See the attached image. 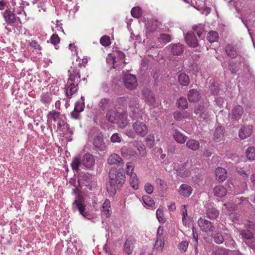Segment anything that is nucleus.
Listing matches in <instances>:
<instances>
[{
    "label": "nucleus",
    "instance_id": "nucleus-1",
    "mask_svg": "<svg viewBox=\"0 0 255 255\" xmlns=\"http://www.w3.org/2000/svg\"><path fill=\"white\" fill-rule=\"evenodd\" d=\"M124 173L119 170L111 169L109 173V181L107 185V190L110 196H114L117 190L120 189L125 182Z\"/></svg>",
    "mask_w": 255,
    "mask_h": 255
},
{
    "label": "nucleus",
    "instance_id": "nucleus-2",
    "mask_svg": "<svg viewBox=\"0 0 255 255\" xmlns=\"http://www.w3.org/2000/svg\"><path fill=\"white\" fill-rule=\"evenodd\" d=\"M106 119L112 123H118L119 128H126L128 125L127 115L121 108L109 109L106 113Z\"/></svg>",
    "mask_w": 255,
    "mask_h": 255
},
{
    "label": "nucleus",
    "instance_id": "nucleus-3",
    "mask_svg": "<svg viewBox=\"0 0 255 255\" xmlns=\"http://www.w3.org/2000/svg\"><path fill=\"white\" fill-rule=\"evenodd\" d=\"M69 78L68 81V88L66 91V95L69 99L75 93L78 89V84L81 81L80 71L77 68H73L68 71Z\"/></svg>",
    "mask_w": 255,
    "mask_h": 255
},
{
    "label": "nucleus",
    "instance_id": "nucleus-4",
    "mask_svg": "<svg viewBox=\"0 0 255 255\" xmlns=\"http://www.w3.org/2000/svg\"><path fill=\"white\" fill-rule=\"evenodd\" d=\"M47 122L49 126L51 128H62L64 127L66 123L64 120L59 118V113L55 111H52L47 115Z\"/></svg>",
    "mask_w": 255,
    "mask_h": 255
},
{
    "label": "nucleus",
    "instance_id": "nucleus-5",
    "mask_svg": "<svg viewBox=\"0 0 255 255\" xmlns=\"http://www.w3.org/2000/svg\"><path fill=\"white\" fill-rule=\"evenodd\" d=\"M209 103H205L202 105H199L195 108L194 113L196 115H199L200 121L207 122L209 120L208 108Z\"/></svg>",
    "mask_w": 255,
    "mask_h": 255
},
{
    "label": "nucleus",
    "instance_id": "nucleus-6",
    "mask_svg": "<svg viewBox=\"0 0 255 255\" xmlns=\"http://www.w3.org/2000/svg\"><path fill=\"white\" fill-rule=\"evenodd\" d=\"M14 11V8H13L12 10L9 8H7L1 13L5 22L8 25H12L16 22L17 20L20 23H21L20 18L16 16Z\"/></svg>",
    "mask_w": 255,
    "mask_h": 255
},
{
    "label": "nucleus",
    "instance_id": "nucleus-7",
    "mask_svg": "<svg viewBox=\"0 0 255 255\" xmlns=\"http://www.w3.org/2000/svg\"><path fill=\"white\" fill-rule=\"evenodd\" d=\"M240 235L249 247L253 249L255 248V240L252 231L250 230H243L240 232Z\"/></svg>",
    "mask_w": 255,
    "mask_h": 255
},
{
    "label": "nucleus",
    "instance_id": "nucleus-8",
    "mask_svg": "<svg viewBox=\"0 0 255 255\" xmlns=\"http://www.w3.org/2000/svg\"><path fill=\"white\" fill-rule=\"evenodd\" d=\"M198 224L200 230L203 232H212L215 229L211 222L203 218H200L199 219Z\"/></svg>",
    "mask_w": 255,
    "mask_h": 255
},
{
    "label": "nucleus",
    "instance_id": "nucleus-9",
    "mask_svg": "<svg viewBox=\"0 0 255 255\" xmlns=\"http://www.w3.org/2000/svg\"><path fill=\"white\" fill-rule=\"evenodd\" d=\"M191 167V163L189 161H186L182 163L176 170L177 174L181 177L185 178L190 174V168Z\"/></svg>",
    "mask_w": 255,
    "mask_h": 255
},
{
    "label": "nucleus",
    "instance_id": "nucleus-10",
    "mask_svg": "<svg viewBox=\"0 0 255 255\" xmlns=\"http://www.w3.org/2000/svg\"><path fill=\"white\" fill-rule=\"evenodd\" d=\"M125 86L129 89H133L136 87L137 81L135 76L128 74L123 78Z\"/></svg>",
    "mask_w": 255,
    "mask_h": 255
},
{
    "label": "nucleus",
    "instance_id": "nucleus-11",
    "mask_svg": "<svg viewBox=\"0 0 255 255\" xmlns=\"http://www.w3.org/2000/svg\"><path fill=\"white\" fill-rule=\"evenodd\" d=\"M107 163L109 165H117L121 167L124 165L123 159L116 153H113L108 157Z\"/></svg>",
    "mask_w": 255,
    "mask_h": 255
},
{
    "label": "nucleus",
    "instance_id": "nucleus-12",
    "mask_svg": "<svg viewBox=\"0 0 255 255\" xmlns=\"http://www.w3.org/2000/svg\"><path fill=\"white\" fill-rule=\"evenodd\" d=\"M185 40L188 45L193 47L198 46V39L193 32H188L186 34Z\"/></svg>",
    "mask_w": 255,
    "mask_h": 255
},
{
    "label": "nucleus",
    "instance_id": "nucleus-13",
    "mask_svg": "<svg viewBox=\"0 0 255 255\" xmlns=\"http://www.w3.org/2000/svg\"><path fill=\"white\" fill-rule=\"evenodd\" d=\"M95 159L93 155L87 153L83 156V164L85 167L91 169L95 165Z\"/></svg>",
    "mask_w": 255,
    "mask_h": 255
},
{
    "label": "nucleus",
    "instance_id": "nucleus-14",
    "mask_svg": "<svg viewBox=\"0 0 255 255\" xmlns=\"http://www.w3.org/2000/svg\"><path fill=\"white\" fill-rule=\"evenodd\" d=\"M93 144L95 147L101 151H104L106 149V145L104 142L103 135L100 133L94 138Z\"/></svg>",
    "mask_w": 255,
    "mask_h": 255
},
{
    "label": "nucleus",
    "instance_id": "nucleus-15",
    "mask_svg": "<svg viewBox=\"0 0 255 255\" xmlns=\"http://www.w3.org/2000/svg\"><path fill=\"white\" fill-rule=\"evenodd\" d=\"M192 187L186 184L181 185L178 189L179 194L185 197H189L192 194Z\"/></svg>",
    "mask_w": 255,
    "mask_h": 255
},
{
    "label": "nucleus",
    "instance_id": "nucleus-16",
    "mask_svg": "<svg viewBox=\"0 0 255 255\" xmlns=\"http://www.w3.org/2000/svg\"><path fill=\"white\" fill-rule=\"evenodd\" d=\"M73 204H75L78 210L81 215L87 219H89L88 217L89 214L88 212H85L86 206L82 201L75 200L73 203Z\"/></svg>",
    "mask_w": 255,
    "mask_h": 255
},
{
    "label": "nucleus",
    "instance_id": "nucleus-17",
    "mask_svg": "<svg viewBox=\"0 0 255 255\" xmlns=\"http://www.w3.org/2000/svg\"><path fill=\"white\" fill-rule=\"evenodd\" d=\"M171 53L174 55H180L183 52V46L180 43L172 44L168 46Z\"/></svg>",
    "mask_w": 255,
    "mask_h": 255
},
{
    "label": "nucleus",
    "instance_id": "nucleus-18",
    "mask_svg": "<svg viewBox=\"0 0 255 255\" xmlns=\"http://www.w3.org/2000/svg\"><path fill=\"white\" fill-rule=\"evenodd\" d=\"M244 112L242 106L240 105L235 106L232 110L233 118L236 120L240 119L242 117Z\"/></svg>",
    "mask_w": 255,
    "mask_h": 255
},
{
    "label": "nucleus",
    "instance_id": "nucleus-19",
    "mask_svg": "<svg viewBox=\"0 0 255 255\" xmlns=\"http://www.w3.org/2000/svg\"><path fill=\"white\" fill-rule=\"evenodd\" d=\"M215 174L216 179L219 182L225 181L227 177L226 170L222 167H218L216 169Z\"/></svg>",
    "mask_w": 255,
    "mask_h": 255
},
{
    "label": "nucleus",
    "instance_id": "nucleus-20",
    "mask_svg": "<svg viewBox=\"0 0 255 255\" xmlns=\"http://www.w3.org/2000/svg\"><path fill=\"white\" fill-rule=\"evenodd\" d=\"M187 97L190 102H196L200 100L201 95L197 90L191 89L189 91Z\"/></svg>",
    "mask_w": 255,
    "mask_h": 255
},
{
    "label": "nucleus",
    "instance_id": "nucleus-21",
    "mask_svg": "<svg viewBox=\"0 0 255 255\" xmlns=\"http://www.w3.org/2000/svg\"><path fill=\"white\" fill-rule=\"evenodd\" d=\"M178 81L180 85L183 86H187L190 83V78L188 74L182 72L178 74Z\"/></svg>",
    "mask_w": 255,
    "mask_h": 255
},
{
    "label": "nucleus",
    "instance_id": "nucleus-22",
    "mask_svg": "<svg viewBox=\"0 0 255 255\" xmlns=\"http://www.w3.org/2000/svg\"><path fill=\"white\" fill-rule=\"evenodd\" d=\"M225 52L227 55L232 58L237 57L238 55L237 49L233 45L228 44L225 47Z\"/></svg>",
    "mask_w": 255,
    "mask_h": 255
},
{
    "label": "nucleus",
    "instance_id": "nucleus-23",
    "mask_svg": "<svg viewBox=\"0 0 255 255\" xmlns=\"http://www.w3.org/2000/svg\"><path fill=\"white\" fill-rule=\"evenodd\" d=\"M227 190L223 186L218 185L214 188V195L218 197L222 198L227 194Z\"/></svg>",
    "mask_w": 255,
    "mask_h": 255
},
{
    "label": "nucleus",
    "instance_id": "nucleus-24",
    "mask_svg": "<svg viewBox=\"0 0 255 255\" xmlns=\"http://www.w3.org/2000/svg\"><path fill=\"white\" fill-rule=\"evenodd\" d=\"M102 212L106 217L109 218L111 214V203L109 199H106L103 204Z\"/></svg>",
    "mask_w": 255,
    "mask_h": 255
},
{
    "label": "nucleus",
    "instance_id": "nucleus-25",
    "mask_svg": "<svg viewBox=\"0 0 255 255\" xmlns=\"http://www.w3.org/2000/svg\"><path fill=\"white\" fill-rule=\"evenodd\" d=\"M186 146L188 148L192 150H197L199 148L200 143L196 140L189 139L186 142Z\"/></svg>",
    "mask_w": 255,
    "mask_h": 255
},
{
    "label": "nucleus",
    "instance_id": "nucleus-26",
    "mask_svg": "<svg viewBox=\"0 0 255 255\" xmlns=\"http://www.w3.org/2000/svg\"><path fill=\"white\" fill-rule=\"evenodd\" d=\"M174 139L179 143H183L187 139V137L182 133L175 130L173 134Z\"/></svg>",
    "mask_w": 255,
    "mask_h": 255
},
{
    "label": "nucleus",
    "instance_id": "nucleus-27",
    "mask_svg": "<svg viewBox=\"0 0 255 255\" xmlns=\"http://www.w3.org/2000/svg\"><path fill=\"white\" fill-rule=\"evenodd\" d=\"M129 182L130 186L134 190H137L138 188L139 180L137 177L136 174L129 176Z\"/></svg>",
    "mask_w": 255,
    "mask_h": 255
},
{
    "label": "nucleus",
    "instance_id": "nucleus-28",
    "mask_svg": "<svg viewBox=\"0 0 255 255\" xmlns=\"http://www.w3.org/2000/svg\"><path fill=\"white\" fill-rule=\"evenodd\" d=\"M252 132V128H240L239 136L242 139H244L249 137Z\"/></svg>",
    "mask_w": 255,
    "mask_h": 255
},
{
    "label": "nucleus",
    "instance_id": "nucleus-29",
    "mask_svg": "<svg viewBox=\"0 0 255 255\" xmlns=\"http://www.w3.org/2000/svg\"><path fill=\"white\" fill-rule=\"evenodd\" d=\"M133 243L131 240H126L124 245V252L128 255H130L133 251Z\"/></svg>",
    "mask_w": 255,
    "mask_h": 255
},
{
    "label": "nucleus",
    "instance_id": "nucleus-30",
    "mask_svg": "<svg viewBox=\"0 0 255 255\" xmlns=\"http://www.w3.org/2000/svg\"><path fill=\"white\" fill-rule=\"evenodd\" d=\"M156 20L149 22L146 28V33L150 34V33L155 31L158 26Z\"/></svg>",
    "mask_w": 255,
    "mask_h": 255
},
{
    "label": "nucleus",
    "instance_id": "nucleus-31",
    "mask_svg": "<svg viewBox=\"0 0 255 255\" xmlns=\"http://www.w3.org/2000/svg\"><path fill=\"white\" fill-rule=\"evenodd\" d=\"M81 160L79 157H74L71 163V166L73 170L78 171L79 170V166L81 165Z\"/></svg>",
    "mask_w": 255,
    "mask_h": 255
},
{
    "label": "nucleus",
    "instance_id": "nucleus-32",
    "mask_svg": "<svg viewBox=\"0 0 255 255\" xmlns=\"http://www.w3.org/2000/svg\"><path fill=\"white\" fill-rule=\"evenodd\" d=\"M224 131L223 128H216V130L214 134V140L216 142H218L223 138Z\"/></svg>",
    "mask_w": 255,
    "mask_h": 255
},
{
    "label": "nucleus",
    "instance_id": "nucleus-33",
    "mask_svg": "<svg viewBox=\"0 0 255 255\" xmlns=\"http://www.w3.org/2000/svg\"><path fill=\"white\" fill-rule=\"evenodd\" d=\"M247 158L250 160H254L255 159V147L250 146L247 148L246 151Z\"/></svg>",
    "mask_w": 255,
    "mask_h": 255
},
{
    "label": "nucleus",
    "instance_id": "nucleus-34",
    "mask_svg": "<svg viewBox=\"0 0 255 255\" xmlns=\"http://www.w3.org/2000/svg\"><path fill=\"white\" fill-rule=\"evenodd\" d=\"M207 216L211 219H216L219 215V211L215 208H209L207 210Z\"/></svg>",
    "mask_w": 255,
    "mask_h": 255
},
{
    "label": "nucleus",
    "instance_id": "nucleus-35",
    "mask_svg": "<svg viewBox=\"0 0 255 255\" xmlns=\"http://www.w3.org/2000/svg\"><path fill=\"white\" fill-rule=\"evenodd\" d=\"M176 104L178 107L181 109H186L188 107L187 100L184 97H180L178 99Z\"/></svg>",
    "mask_w": 255,
    "mask_h": 255
},
{
    "label": "nucleus",
    "instance_id": "nucleus-36",
    "mask_svg": "<svg viewBox=\"0 0 255 255\" xmlns=\"http://www.w3.org/2000/svg\"><path fill=\"white\" fill-rule=\"evenodd\" d=\"M134 166L131 162H128L126 166V172L128 176H130L132 174H136L134 172Z\"/></svg>",
    "mask_w": 255,
    "mask_h": 255
},
{
    "label": "nucleus",
    "instance_id": "nucleus-37",
    "mask_svg": "<svg viewBox=\"0 0 255 255\" xmlns=\"http://www.w3.org/2000/svg\"><path fill=\"white\" fill-rule=\"evenodd\" d=\"M174 118L177 121H181L183 119L189 117V115L187 112L181 113L179 112H174L173 114Z\"/></svg>",
    "mask_w": 255,
    "mask_h": 255
},
{
    "label": "nucleus",
    "instance_id": "nucleus-38",
    "mask_svg": "<svg viewBox=\"0 0 255 255\" xmlns=\"http://www.w3.org/2000/svg\"><path fill=\"white\" fill-rule=\"evenodd\" d=\"M193 30L197 34L199 38H202V34L204 31V27L202 24H199L198 25H194L193 27Z\"/></svg>",
    "mask_w": 255,
    "mask_h": 255
},
{
    "label": "nucleus",
    "instance_id": "nucleus-39",
    "mask_svg": "<svg viewBox=\"0 0 255 255\" xmlns=\"http://www.w3.org/2000/svg\"><path fill=\"white\" fill-rule=\"evenodd\" d=\"M181 209L182 213V220L183 224L184 226H186L189 224L188 219L187 217V205H184L182 206Z\"/></svg>",
    "mask_w": 255,
    "mask_h": 255
},
{
    "label": "nucleus",
    "instance_id": "nucleus-40",
    "mask_svg": "<svg viewBox=\"0 0 255 255\" xmlns=\"http://www.w3.org/2000/svg\"><path fill=\"white\" fill-rule=\"evenodd\" d=\"M158 39L159 42L167 43L171 40V37L170 34L161 33L159 35Z\"/></svg>",
    "mask_w": 255,
    "mask_h": 255
},
{
    "label": "nucleus",
    "instance_id": "nucleus-41",
    "mask_svg": "<svg viewBox=\"0 0 255 255\" xmlns=\"http://www.w3.org/2000/svg\"><path fill=\"white\" fill-rule=\"evenodd\" d=\"M208 41L210 43H213L218 41L219 38L218 33L215 31H210L207 37Z\"/></svg>",
    "mask_w": 255,
    "mask_h": 255
},
{
    "label": "nucleus",
    "instance_id": "nucleus-42",
    "mask_svg": "<svg viewBox=\"0 0 255 255\" xmlns=\"http://www.w3.org/2000/svg\"><path fill=\"white\" fill-rule=\"evenodd\" d=\"M142 199L144 204L146 206L149 207H152L154 206V201L151 197L147 195H144L142 196Z\"/></svg>",
    "mask_w": 255,
    "mask_h": 255
},
{
    "label": "nucleus",
    "instance_id": "nucleus-43",
    "mask_svg": "<svg viewBox=\"0 0 255 255\" xmlns=\"http://www.w3.org/2000/svg\"><path fill=\"white\" fill-rule=\"evenodd\" d=\"M111 104V101L109 99L103 98L100 103V107L101 109L104 111L107 108L109 107Z\"/></svg>",
    "mask_w": 255,
    "mask_h": 255
},
{
    "label": "nucleus",
    "instance_id": "nucleus-44",
    "mask_svg": "<svg viewBox=\"0 0 255 255\" xmlns=\"http://www.w3.org/2000/svg\"><path fill=\"white\" fill-rule=\"evenodd\" d=\"M131 15L135 18H138L142 15V10L140 7L135 6L132 8L131 10Z\"/></svg>",
    "mask_w": 255,
    "mask_h": 255
},
{
    "label": "nucleus",
    "instance_id": "nucleus-45",
    "mask_svg": "<svg viewBox=\"0 0 255 255\" xmlns=\"http://www.w3.org/2000/svg\"><path fill=\"white\" fill-rule=\"evenodd\" d=\"M229 251L226 249L217 248L212 252V255H228Z\"/></svg>",
    "mask_w": 255,
    "mask_h": 255
},
{
    "label": "nucleus",
    "instance_id": "nucleus-46",
    "mask_svg": "<svg viewBox=\"0 0 255 255\" xmlns=\"http://www.w3.org/2000/svg\"><path fill=\"white\" fill-rule=\"evenodd\" d=\"M85 108L84 102L78 101L75 105L74 110L78 112L81 113L83 112Z\"/></svg>",
    "mask_w": 255,
    "mask_h": 255
},
{
    "label": "nucleus",
    "instance_id": "nucleus-47",
    "mask_svg": "<svg viewBox=\"0 0 255 255\" xmlns=\"http://www.w3.org/2000/svg\"><path fill=\"white\" fill-rule=\"evenodd\" d=\"M145 98L146 102L149 104H152L155 102L154 97L150 92L145 94Z\"/></svg>",
    "mask_w": 255,
    "mask_h": 255
},
{
    "label": "nucleus",
    "instance_id": "nucleus-48",
    "mask_svg": "<svg viewBox=\"0 0 255 255\" xmlns=\"http://www.w3.org/2000/svg\"><path fill=\"white\" fill-rule=\"evenodd\" d=\"M146 145L149 148H151L154 142V137L152 134L148 135L146 138Z\"/></svg>",
    "mask_w": 255,
    "mask_h": 255
},
{
    "label": "nucleus",
    "instance_id": "nucleus-49",
    "mask_svg": "<svg viewBox=\"0 0 255 255\" xmlns=\"http://www.w3.org/2000/svg\"><path fill=\"white\" fill-rule=\"evenodd\" d=\"M164 245V242L160 239H157L154 244V248L157 250L162 251Z\"/></svg>",
    "mask_w": 255,
    "mask_h": 255
},
{
    "label": "nucleus",
    "instance_id": "nucleus-50",
    "mask_svg": "<svg viewBox=\"0 0 255 255\" xmlns=\"http://www.w3.org/2000/svg\"><path fill=\"white\" fill-rule=\"evenodd\" d=\"M51 43L55 46L56 49H58L56 47V45L60 42V38L58 35L56 34H53L50 37Z\"/></svg>",
    "mask_w": 255,
    "mask_h": 255
},
{
    "label": "nucleus",
    "instance_id": "nucleus-51",
    "mask_svg": "<svg viewBox=\"0 0 255 255\" xmlns=\"http://www.w3.org/2000/svg\"><path fill=\"white\" fill-rule=\"evenodd\" d=\"M188 242L187 241H183L178 244V249L180 251L185 252L188 247Z\"/></svg>",
    "mask_w": 255,
    "mask_h": 255
},
{
    "label": "nucleus",
    "instance_id": "nucleus-52",
    "mask_svg": "<svg viewBox=\"0 0 255 255\" xmlns=\"http://www.w3.org/2000/svg\"><path fill=\"white\" fill-rule=\"evenodd\" d=\"M214 241L218 244H222L224 242V238L222 235L220 233H217L213 236Z\"/></svg>",
    "mask_w": 255,
    "mask_h": 255
},
{
    "label": "nucleus",
    "instance_id": "nucleus-53",
    "mask_svg": "<svg viewBox=\"0 0 255 255\" xmlns=\"http://www.w3.org/2000/svg\"><path fill=\"white\" fill-rule=\"evenodd\" d=\"M156 215L159 222H165V219L163 217V212L162 209H158L156 211Z\"/></svg>",
    "mask_w": 255,
    "mask_h": 255
},
{
    "label": "nucleus",
    "instance_id": "nucleus-54",
    "mask_svg": "<svg viewBox=\"0 0 255 255\" xmlns=\"http://www.w3.org/2000/svg\"><path fill=\"white\" fill-rule=\"evenodd\" d=\"M100 43L103 46H109L110 44L109 36L106 35L102 36L100 39Z\"/></svg>",
    "mask_w": 255,
    "mask_h": 255
},
{
    "label": "nucleus",
    "instance_id": "nucleus-55",
    "mask_svg": "<svg viewBox=\"0 0 255 255\" xmlns=\"http://www.w3.org/2000/svg\"><path fill=\"white\" fill-rule=\"evenodd\" d=\"M193 242L195 246H197L198 245V235L196 231V229L194 227H192Z\"/></svg>",
    "mask_w": 255,
    "mask_h": 255
},
{
    "label": "nucleus",
    "instance_id": "nucleus-56",
    "mask_svg": "<svg viewBox=\"0 0 255 255\" xmlns=\"http://www.w3.org/2000/svg\"><path fill=\"white\" fill-rule=\"evenodd\" d=\"M155 183L161 189H165L167 187L165 182L160 178H156Z\"/></svg>",
    "mask_w": 255,
    "mask_h": 255
},
{
    "label": "nucleus",
    "instance_id": "nucleus-57",
    "mask_svg": "<svg viewBox=\"0 0 255 255\" xmlns=\"http://www.w3.org/2000/svg\"><path fill=\"white\" fill-rule=\"evenodd\" d=\"M40 100L43 103L48 104L51 102V99L48 95L43 94L40 97Z\"/></svg>",
    "mask_w": 255,
    "mask_h": 255
},
{
    "label": "nucleus",
    "instance_id": "nucleus-58",
    "mask_svg": "<svg viewBox=\"0 0 255 255\" xmlns=\"http://www.w3.org/2000/svg\"><path fill=\"white\" fill-rule=\"evenodd\" d=\"M236 63L233 61H230L229 62V69L230 70L231 73L236 74L238 71V68L235 67Z\"/></svg>",
    "mask_w": 255,
    "mask_h": 255
},
{
    "label": "nucleus",
    "instance_id": "nucleus-59",
    "mask_svg": "<svg viewBox=\"0 0 255 255\" xmlns=\"http://www.w3.org/2000/svg\"><path fill=\"white\" fill-rule=\"evenodd\" d=\"M144 190L148 194H151L153 192V187L149 183H147L144 187Z\"/></svg>",
    "mask_w": 255,
    "mask_h": 255
},
{
    "label": "nucleus",
    "instance_id": "nucleus-60",
    "mask_svg": "<svg viewBox=\"0 0 255 255\" xmlns=\"http://www.w3.org/2000/svg\"><path fill=\"white\" fill-rule=\"evenodd\" d=\"M121 137L117 133H114L111 137V140L112 142H120L121 141Z\"/></svg>",
    "mask_w": 255,
    "mask_h": 255
},
{
    "label": "nucleus",
    "instance_id": "nucleus-61",
    "mask_svg": "<svg viewBox=\"0 0 255 255\" xmlns=\"http://www.w3.org/2000/svg\"><path fill=\"white\" fill-rule=\"evenodd\" d=\"M135 132L139 135L144 136L147 133V128H133Z\"/></svg>",
    "mask_w": 255,
    "mask_h": 255
},
{
    "label": "nucleus",
    "instance_id": "nucleus-62",
    "mask_svg": "<svg viewBox=\"0 0 255 255\" xmlns=\"http://www.w3.org/2000/svg\"><path fill=\"white\" fill-rule=\"evenodd\" d=\"M128 101V98L126 97H120L118 100V103L123 106H127V102Z\"/></svg>",
    "mask_w": 255,
    "mask_h": 255
},
{
    "label": "nucleus",
    "instance_id": "nucleus-63",
    "mask_svg": "<svg viewBox=\"0 0 255 255\" xmlns=\"http://www.w3.org/2000/svg\"><path fill=\"white\" fill-rule=\"evenodd\" d=\"M145 124L140 121H136L135 122H134L132 125V128H145Z\"/></svg>",
    "mask_w": 255,
    "mask_h": 255
},
{
    "label": "nucleus",
    "instance_id": "nucleus-64",
    "mask_svg": "<svg viewBox=\"0 0 255 255\" xmlns=\"http://www.w3.org/2000/svg\"><path fill=\"white\" fill-rule=\"evenodd\" d=\"M30 45L31 47L34 48L35 49L40 50L41 47L39 44L35 40L32 41L30 43Z\"/></svg>",
    "mask_w": 255,
    "mask_h": 255
}]
</instances>
